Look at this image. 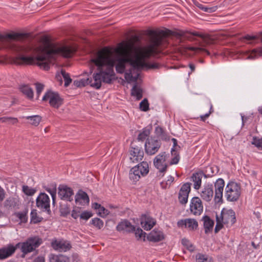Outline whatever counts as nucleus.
Listing matches in <instances>:
<instances>
[{
	"instance_id": "1",
	"label": "nucleus",
	"mask_w": 262,
	"mask_h": 262,
	"mask_svg": "<svg viewBox=\"0 0 262 262\" xmlns=\"http://www.w3.org/2000/svg\"><path fill=\"white\" fill-rule=\"evenodd\" d=\"M170 32L169 30H161L158 33L154 30L149 31V45L139 49L134 56L135 42L139 40L138 36H134L132 40L120 43L114 50L112 49L116 71L120 74L125 73V79L129 83L137 81L141 69L155 70L160 68L161 66L158 63H148L145 60L159 52L163 37L169 35Z\"/></svg>"
},
{
	"instance_id": "2",
	"label": "nucleus",
	"mask_w": 262,
	"mask_h": 262,
	"mask_svg": "<svg viewBox=\"0 0 262 262\" xmlns=\"http://www.w3.org/2000/svg\"><path fill=\"white\" fill-rule=\"evenodd\" d=\"M26 36V34L19 33H8L4 35L0 34V49L6 48L10 50L14 55L11 61L15 64L36 63L41 69L48 70L57 55L69 58L76 51L74 47L48 41L35 48L28 45H19L13 41L20 40Z\"/></svg>"
},
{
	"instance_id": "3",
	"label": "nucleus",
	"mask_w": 262,
	"mask_h": 262,
	"mask_svg": "<svg viewBox=\"0 0 262 262\" xmlns=\"http://www.w3.org/2000/svg\"><path fill=\"white\" fill-rule=\"evenodd\" d=\"M112 49L104 48L98 51L96 56L92 58L90 62V74L93 73L95 67H97L98 72L94 73L92 79H82L75 80L74 84L77 87L84 86L90 84L92 87L99 89L102 82L110 83L114 75V63Z\"/></svg>"
},
{
	"instance_id": "4",
	"label": "nucleus",
	"mask_w": 262,
	"mask_h": 262,
	"mask_svg": "<svg viewBox=\"0 0 262 262\" xmlns=\"http://www.w3.org/2000/svg\"><path fill=\"white\" fill-rule=\"evenodd\" d=\"M188 33L193 36H199L202 39V42L200 43L199 47H189L188 49L190 51H194L196 53L206 52L207 55H210V52L205 49L206 46L212 45L214 43L215 40L208 34H201L198 32L181 31L178 34L181 36H185V34Z\"/></svg>"
},
{
	"instance_id": "5",
	"label": "nucleus",
	"mask_w": 262,
	"mask_h": 262,
	"mask_svg": "<svg viewBox=\"0 0 262 262\" xmlns=\"http://www.w3.org/2000/svg\"><path fill=\"white\" fill-rule=\"evenodd\" d=\"M216 221L215 232L217 233L222 228L223 224L232 226L235 222V212L232 209H223L220 214L216 215Z\"/></svg>"
},
{
	"instance_id": "6",
	"label": "nucleus",
	"mask_w": 262,
	"mask_h": 262,
	"mask_svg": "<svg viewBox=\"0 0 262 262\" xmlns=\"http://www.w3.org/2000/svg\"><path fill=\"white\" fill-rule=\"evenodd\" d=\"M149 172L148 164L146 162H142L133 167L129 171V179L134 182L139 180L141 177H144Z\"/></svg>"
},
{
	"instance_id": "7",
	"label": "nucleus",
	"mask_w": 262,
	"mask_h": 262,
	"mask_svg": "<svg viewBox=\"0 0 262 262\" xmlns=\"http://www.w3.org/2000/svg\"><path fill=\"white\" fill-rule=\"evenodd\" d=\"M241 193L239 184L234 182H230L225 187V196L227 201L234 202L237 201Z\"/></svg>"
},
{
	"instance_id": "8",
	"label": "nucleus",
	"mask_w": 262,
	"mask_h": 262,
	"mask_svg": "<svg viewBox=\"0 0 262 262\" xmlns=\"http://www.w3.org/2000/svg\"><path fill=\"white\" fill-rule=\"evenodd\" d=\"M42 100L48 101L50 106L56 108H59L63 103V99L58 93L52 91H48L45 93Z\"/></svg>"
},
{
	"instance_id": "9",
	"label": "nucleus",
	"mask_w": 262,
	"mask_h": 262,
	"mask_svg": "<svg viewBox=\"0 0 262 262\" xmlns=\"http://www.w3.org/2000/svg\"><path fill=\"white\" fill-rule=\"evenodd\" d=\"M41 243L42 239L38 237L29 238L21 244V250L24 254L28 253L35 250Z\"/></svg>"
},
{
	"instance_id": "10",
	"label": "nucleus",
	"mask_w": 262,
	"mask_h": 262,
	"mask_svg": "<svg viewBox=\"0 0 262 262\" xmlns=\"http://www.w3.org/2000/svg\"><path fill=\"white\" fill-rule=\"evenodd\" d=\"M166 159L167 155L165 152L159 154L154 159V165L160 173H164L167 170L168 164L166 162Z\"/></svg>"
},
{
	"instance_id": "11",
	"label": "nucleus",
	"mask_w": 262,
	"mask_h": 262,
	"mask_svg": "<svg viewBox=\"0 0 262 262\" xmlns=\"http://www.w3.org/2000/svg\"><path fill=\"white\" fill-rule=\"evenodd\" d=\"M161 143L158 140L147 139L145 144V151L148 155H154L158 152Z\"/></svg>"
},
{
	"instance_id": "12",
	"label": "nucleus",
	"mask_w": 262,
	"mask_h": 262,
	"mask_svg": "<svg viewBox=\"0 0 262 262\" xmlns=\"http://www.w3.org/2000/svg\"><path fill=\"white\" fill-rule=\"evenodd\" d=\"M50 202V198L45 193H40L36 199L37 207L48 212L51 211Z\"/></svg>"
},
{
	"instance_id": "13",
	"label": "nucleus",
	"mask_w": 262,
	"mask_h": 262,
	"mask_svg": "<svg viewBox=\"0 0 262 262\" xmlns=\"http://www.w3.org/2000/svg\"><path fill=\"white\" fill-rule=\"evenodd\" d=\"M144 156V151L141 146L133 144L130 149V159L135 163L141 161Z\"/></svg>"
},
{
	"instance_id": "14",
	"label": "nucleus",
	"mask_w": 262,
	"mask_h": 262,
	"mask_svg": "<svg viewBox=\"0 0 262 262\" xmlns=\"http://www.w3.org/2000/svg\"><path fill=\"white\" fill-rule=\"evenodd\" d=\"M225 186V182L223 179H218L215 184V195L214 201L215 203H220L223 202V193L224 187Z\"/></svg>"
},
{
	"instance_id": "15",
	"label": "nucleus",
	"mask_w": 262,
	"mask_h": 262,
	"mask_svg": "<svg viewBox=\"0 0 262 262\" xmlns=\"http://www.w3.org/2000/svg\"><path fill=\"white\" fill-rule=\"evenodd\" d=\"M177 225L179 228H187L190 231L196 230L198 228V223L194 219H185L179 220L177 222Z\"/></svg>"
},
{
	"instance_id": "16",
	"label": "nucleus",
	"mask_w": 262,
	"mask_h": 262,
	"mask_svg": "<svg viewBox=\"0 0 262 262\" xmlns=\"http://www.w3.org/2000/svg\"><path fill=\"white\" fill-rule=\"evenodd\" d=\"M190 212L194 215H200L203 212V206L199 197H193L190 204Z\"/></svg>"
},
{
	"instance_id": "17",
	"label": "nucleus",
	"mask_w": 262,
	"mask_h": 262,
	"mask_svg": "<svg viewBox=\"0 0 262 262\" xmlns=\"http://www.w3.org/2000/svg\"><path fill=\"white\" fill-rule=\"evenodd\" d=\"M58 195L61 199L72 201L74 194L73 190L66 185H60L58 187Z\"/></svg>"
},
{
	"instance_id": "18",
	"label": "nucleus",
	"mask_w": 262,
	"mask_h": 262,
	"mask_svg": "<svg viewBox=\"0 0 262 262\" xmlns=\"http://www.w3.org/2000/svg\"><path fill=\"white\" fill-rule=\"evenodd\" d=\"M191 190V184L185 183L181 187L179 193L178 199L182 204H185L188 201V197Z\"/></svg>"
},
{
	"instance_id": "19",
	"label": "nucleus",
	"mask_w": 262,
	"mask_h": 262,
	"mask_svg": "<svg viewBox=\"0 0 262 262\" xmlns=\"http://www.w3.org/2000/svg\"><path fill=\"white\" fill-rule=\"evenodd\" d=\"M52 246L54 249L59 252H66L72 248L70 243L64 240H54L52 242Z\"/></svg>"
},
{
	"instance_id": "20",
	"label": "nucleus",
	"mask_w": 262,
	"mask_h": 262,
	"mask_svg": "<svg viewBox=\"0 0 262 262\" xmlns=\"http://www.w3.org/2000/svg\"><path fill=\"white\" fill-rule=\"evenodd\" d=\"M75 201L77 205L84 206L89 205L90 199L88 194L80 189L76 193Z\"/></svg>"
},
{
	"instance_id": "21",
	"label": "nucleus",
	"mask_w": 262,
	"mask_h": 262,
	"mask_svg": "<svg viewBox=\"0 0 262 262\" xmlns=\"http://www.w3.org/2000/svg\"><path fill=\"white\" fill-rule=\"evenodd\" d=\"M20 204L18 196H11L7 198L3 203V206L7 210H12L18 208Z\"/></svg>"
},
{
	"instance_id": "22",
	"label": "nucleus",
	"mask_w": 262,
	"mask_h": 262,
	"mask_svg": "<svg viewBox=\"0 0 262 262\" xmlns=\"http://www.w3.org/2000/svg\"><path fill=\"white\" fill-rule=\"evenodd\" d=\"M117 230L120 232H132L135 230V226L127 220H123L120 222L116 227Z\"/></svg>"
},
{
	"instance_id": "23",
	"label": "nucleus",
	"mask_w": 262,
	"mask_h": 262,
	"mask_svg": "<svg viewBox=\"0 0 262 262\" xmlns=\"http://www.w3.org/2000/svg\"><path fill=\"white\" fill-rule=\"evenodd\" d=\"M147 238L149 241L158 242L163 240L165 235L162 231L155 229L150 232Z\"/></svg>"
},
{
	"instance_id": "24",
	"label": "nucleus",
	"mask_w": 262,
	"mask_h": 262,
	"mask_svg": "<svg viewBox=\"0 0 262 262\" xmlns=\"http://www.w3.org/2000/svg\"><path fill=\"white\" fill-rule=\"evenodd\" d=\"M201 197L205 201H210L213 196V189L212 185L205 186L200 193Z\"/></svg>"
},
{
	"instance_id": "25",
	"label": "nucleus",
	"mask_w": 262,
	"mask_h": 262,
	"mask_svg": "<svg viewBox=\"0 0 262 262\" xmlns=\"http://www.w3.org/2000/svg\"><path fill=\"white\" fill-rule=\"evenodd\" d=\"M155 224V220L150 217L144 215L141 217V224L142 228L145 230H150Z\"/></svg>"
},
{
	"instance_id": "26",
	"label": "nucleus",
	"mask_w": 262,
	"mask_h": 262,
	"mask_svg": "<svg viewBox=\"0 0 262 262\" xmlns=\"http://www.w3.org/2000/svg\"><path fill=\"white\" fill-rule=\"evenodd\" d=\"M16 248L13 246L10 245L7 247L0 249V259H5L14 253Z\"/></svg>"
},
{
	"instance_id": "27",
	"label": "nucleus",
	"mask_w": 262,
	"mask_h": 262,
	"mask_svg": "<svg viewBox=\"0 0 262 262\" xmlns=\"http://www.w3.org/2000/svg\"><path fill=\"white\" fill-rule=\"evenodd\" d=\"M205 233L208 234L212 232L214 226V221L209 216H205L203 218Z\"/></svg>"
},
{
	"instance_id": "28",
	"label": "nucleus",
	"mask_w": 262,
	"mask_h": 262,
	"mask_svg": "<svg viewBox=\"0 0 262 262\" xmlns=\"http://www.w3.org/2000/svg\"><path fill=\"white\" fill-rule=\"evenodd\" d=\"M92 207L93 209L97 210L98 215L102 217H105L109 214L110 212L107 209L97 203H93Z\"/></svg>"
},
{
	"instance_id": "29",
	"label": "nucleus",
	"mask_w": 262,
	"mask_h": 262,
	"mask_svg": "<svg viewBox=\"0 0 262 262\" xmlns=\"http://www.w3.org/2000/svg\"><path fill=\"white\" fill-rule=\"evenodd\" d=\"M131 95L136 97V99L139 100L143 96V90L142 88L137 83H135L131 90Z\"/></svg>"
},
{
	"instance_id": "30",
	"label": "nucleus",
	"mask_w": 262,
	"mask_h": 262,
	"mask_svg": "<svg viewBox=\"0 0 262 262\" xmlns=\"http://www.w3.org/2000/svg\"><path fill=\"white\" fill-rule=\"evenodd\" d=\"M203 174L201 173H193L192 176V181L193 182L194 188L199 189L202 184V179Z\"/></svg>"
},
{
	"instance_id": "31",
	"label": "nucleus",
	"mask_w": 262,
	"mask_h": 262,
	"mask_svg": "<svg viewBox=\"0 0 262 262\" xmlns=\"http://www.w3.org/2000/svg\"><path fill=\"white\" fill-rule=\"evenodd\" d=\"M25 119L28 120V123L32 126H37L42 120V117L39 115H34L25 117Z\"/></svg>"
},
{
	"instance_id": "32",
	"label": "nucleus",
	"mask_w": 262,
	"mask_h": 262,
	"mask_svg": "<svg viewBox=\"0 0 262 262\" xmlns=\"http://www.w3.org/2000/svg\"><path fill=\"white\" fill-rule=\"evenodd\" d=\"M20 90L29 99H32L33 98V90L28 85H23L20 88Z\"/></svg>"
},
{
	"instance_id": "33",
	"label": "nucleus",
	"mask_w": 262,
	"mask_h": 262,
	"mask_svg": "<svg viewBox=\"0 0 262 262\" xmlns=\"http://www.w3.org/2000/svg\"><path fill=\"white\" fill-rule=\"evenodd\" d=\"M0 121L3 123L8 122L9 124L12 125L16 124L18 122V120L17 118L12 117H3L0 118Z\"/></svg>"
},
{
	"instance_id": "34",
	"label": "nucleus",
	"mask_w": 262,
	"mask_h": 262,
	"mask_svg": "<svg viewBox=\"0 0 262 262\" xmlns=\"http://www.w3.org/2000/svg\"><path fill=\"white\" fill-rule=\"evenodd\" d=\"M195 258L196 262H213L211 258L201 253L197 254Z\"/></svg>"
},
{
	"instance_id": "35",
	"label": "nucleus",
	"mask_w": 262,
	"mask_h": 262,
	"mask_svg": "<svg viewBox=\"0 0 262 262\" xmlns=\"http://www.w3.org/2000/svg\"><path fill=\"white\" fill-rule=\"evenodd\" d=\"M171 155L173 157L171 159L170 162V165L177 164L180 160V156L179 153L174 148L171 149Z\"/></svg>"
},
{
	"instance_id": "36",
	"label": "nucleus",
	"mask_w": 262,
	"mask_h": 262,
	"mask_svg": "<svg viewBox=\"0 0 262 262\" xmlns=\"http://www.w3.org/2000/svg\"><path fill=\"white\" fill-rule=\"evenodd\" d=\"M46 190L50 193L52 198L53 204H54L55 202V199L56 197V185L54 184L52 186V188L47 187L45 188Z\"/></svg>"
},
{
	"instance_id": "37",
	"label": "nucleus",
	"mask_w": 262,
	"mask_h": 262,
	"mask_svg": "<svg viewBox=\"0 0 262 262\" xmlns=\"http://www.w3.org/2000/svg\"><path fill=\"white\" fill-rule=\"evenodd\" d=\"M23 192L28 196H32L36 192V189L30 187L27 185H23L22 186Z\"/></svg>"
},
{
	"instance_id": "38",
	"label": "nucleus",
	"mask_w": 262,
	"mask_h": 262,
	"mask_svg": "<svg viewBox=\"0 0 262 262\" xmlns=\"http://www.w3.org/2000/svg\"><path fill=\"white\" fill-rule=\"evenodd\" d=\"M195 5L199 8L201 9L202 10H204L205 12H207L209 13L215 12L217 9V6H214L212 7H205L204 5H203L201 4H200L198 2L195 3Z\"/></svg>"
},
{
	"instance_id": "39",
	"label": "nucleus",
	"mask_w": 262,
	"mask_h": 262,
	"mask_svg": "<svg viewBox=\"0 0 262 262\" xmlns=\"http://www.w3.org/2000/svg\"><path fill=\"white\" fill-rule=\"evenodd\" d=\"M50 262H68V259L62 255H53L50 258Z\"/></svg>"
},
{
	"instance_id": "40",
	"label": "nucleus",
	"mask_w": 262,
	"mask_h": 262,
	"mask_svg": "<svg viewBox=\"0 0 262 262\" xmlns=\"http://www.w3.org/2000/svg\"><path fill=\"white\" fill-rule=\"evenodd\" d=\"M61 73L64 80V86L67 87L72 82V79L70 78L69 74L65 71L62 70Z\"/></svg>"
},
{
	"instance_id": "41",
	"label": "nucleus",
	"mask_w": 262,
	"mask_h": 262,
	"mask_svg": "<svg viewBox=\"0 0 262 262\" xmlns=\"http://www.w3.org/2000/svg\"><path fill=\"white\" fill-rule=\"evenodd\" d=\"M28 211L27 210H24L22 212L15 213V215L18 217L21 222H26L27 221V214Z\"/></svg>"
},
{
	"instance_id": "42",
	"label": "nucleus",
	"mask_w": 262,
	"mask_h": 262,
	"mask_svg": "<svg viewBox=\"0 0 262 262\" xmlns=\"http://www.w3.org/2000/svg\"><path fill=\"white\" fill-rule=\"evenodd\" d=\"M150 134V130L146 128H144L141 133H140L138 137L139 141L144 140Z\"/></svg>"
},
{
	"instance_id": "43",
	"label": "nucleus",
	"mask_w": 262,
	"mask_h": 262,
	"mask_svg": "<svg viewBox=\"0 0 262 262\" xmlns=\"http://www.w3.org/2000/svg\"><path fill=\"white\" fill-rule=\"evenodd\" d=\"M92 224L99 229H100L103 226V221L97 217L94 218L92 220Z\"/></svg>"
},
{
	"instance_id": "44",
	"label": "nucleus",
	"mask_w": 262,
	"mask_h": 262,
	"mask_svg": "<svg viewBox=\"0 0 262 262\" xmlns=\"http://www.w3.org/2000/svg\"><path fill=\"white\" fill-rule=\"evenodd\" d=\"M31 222L34 224L41 221V219L37 216V213L36 210H33L31 212Z\"/></svg>"
},
{
	"instance_id": "45",
	"label": "nucleus",
	"mask_w": 262,
	"mask_h": 262,
	"mask_svg": "<svg viewBox=\"0 0 262 262\" xmlns=\"http://www.w3.org/2000/svg\"><path fill=\"white\" fill-rule=\"evenodd\" d=\"M140 108L144 112L149 110V103L147 99H144L140 103Z\"/></svg>"
},
{
	"instance_id": "46",
	"label": "nucleus",
	"mask_w": 262,
	"mask_h": 262,
	"mask_svg": "<svg viewBox=\"0 0 262 262\" xmlns=\"http://www.w3.org/2000/svg\"><path fill=\"white\" fill-rule=\"evenodd\" d=\"M182 244L185 246L189 251H192L194 247L191 243L187 239L183 238L182 239Z\"/></svg>"
},
{
	"instance_id": "47",
	"label": "nucleus",
	"mask_w": 262,
	"mask_h": 262,
	"mask_svg": "<svg viewBox=\"0 0 262 262\" xmlns=\"http://www.w3.org/2000/svg\"><path fill=\"white\" fill-rule=\"evenodd\" d=\"M252 144L257 147H262V138L259 137H253Z\"/></svg>"
},
{
	"instance_id": "48",
	"label": "nucleus",
	"mask_w": 262,
	"mask_h": 262,
	"mask_svg": "<svg viewBox=\"0 0 262 262\" xmlns=\"http://www.w3.org/2000/svg\"><path fill=\"white\" fill-rule=\"evenodd\" d=\"M80 208L76 207L73 210L71 215L74 219H76L79 216L80 217Z\"/></svg>"
},
{
	"instance_id": "49",
	"label": "nucleus",
	"mask_w": 262,
	"mask_h": 262,
	"mask_svg": "<svg viewBox=\"0 0 262 262\" xmlns=\"http://www.w3.org/2000/svg\"><path fill=\"white\" fill-rule=\"evenodd\" d=\"M92 216V213H91L89 211H84L80 214V219L88 220L89 219H90Z\"/></svg>"
},
{
	"instance_id": "50",
	"label": "nucleus",
	"mask_w": 262,
	"mask_h": 262,
	"mask_svg": "<svg viewBox=\"0 0 262 262\" xmlns=\"http://www.w3.org/2000/svg\"><path fill=\"white\" fill-rule=\"evenodd\" d=\"M134 231H135L136 236L139 238H141L143 234L144 235L146 234L145 232H143V230L140 228H138L136 229L135 227V230Z\"/></svg>"
},
{
	"instance_id": "51",
	"label": "nucleus",
	"mask_w": 262,
	"mask_h": 262,
	"mask_svg": "<svg viewBox=\"0 0 262 262\" xmlns=\"http://www.w3.org/2000/svg\"><path fill=\"white\" fill-rule=\"evenodd\" d=\"M36 85V93L38 96L39 95L40 93L42 92V91L43 89L44 85L42 84L39 83H36L35 84Z\"/></svg>"
},
{
	"instance_id": "52",
	"label": "nucleus",
	"mask_w": 262,
	"mask_h": 262,
	"mask_svg": "<svg viewBox=\"0 0 262 262\" xmlns=\"http://www.w3.org/2000/svg\"><path fill=\"white\" fill-rule=\"evenodd\" d=\"M6 196L5 190L0 186V202H2Z\"/></svg>"
},
{
	"instance_id": "53",
	"label": "nucleus",
	"mask_w": 262,
	"mask_h": 262,
	"mask_svg": "<svg viewBox=\"0 0 262 262\" xmlns=\"http://www.w3.org/2000/svg\"><path fill=\"white\" fill-rule=\"evenodd\" d=\"M155 132L157 135L159 136H161L164 133L163 128L160 126H157L156 128Z\"/></svg>"
},
{
	"instance_id": "54",
	"label": "nucleus",
	"mask_w": 262,
	"mask_h": 262,
	"mask_svg": "<svg viewBox=\"0 0 262 262\" xmlns=\"http://www.w3.org/2000/svg\"><path fill=\"white\" fill-rule=\"evenodd\" d=\"M244 38L247 40H250L255 39L256 38V37L255 36H250V35H247L244 37Z\"/></svg>"
},
{
	"instance_id": "55",
	"label": "nucleus",
	"mask_w": 262,
	"mask_h": 262,
	"mask_svg": "<svg viewBox=\"0 0 262 262\" xmlns=\"http://www.w3.org/2000/svg\"><path fill=\"white\" fill-rule=\"evenodd\" d=\"M210 112L208 114H206L205 115H203L201 116V120L204 121L205 119L209 117L210 115Z\"/></svg>"
},
{
	"instance_id": "56",
	"label": "nucleus",
	"mask_w": 262,
	"mask_h": 262,
	"mask_svg": "<svg viewBox=\"0 0 262 262\" xmlns=\"http://www.w3.org/2000/svg\"><path fill=\"white\" fill-rule=\"evenodd\" d=\"M189 67L190 69H191V72H193L195 70V67L194 64L189 63Z\"/></svg>"
},
{
	"instance_id": "57",
	"label": "nucleus",
	"mask_w": 262,
	"mask_h": 262,
	"mask_svg": "<svg viewBox=\"0 0 262 262\" xmlns=\"http://www.w3.org/2000/svg\"><path fill=\"white\" fill-rule=\"evenodd\" d=\"M173 181L174 178L172 176H169L168 179L167 180V182H168L169 184L172 183Z\"/></svg>"
},
{
	"instance_id": "58",
	"label": "nucleus",
	"mask_w": 262,
	"mask_h": 262,
	"mask_svg": "<svg viewBox=\"0 0 262 262\" xmlns=\"http://www.w3.org/2000/svg\"><path fill=\"white\" fill-rule=\"evenodd\" d=\"M242 119L243 124L244 125V123H245V122L246 121V120H247L248 117H245L244 116H242Z\"/></svg>"
},
{
	"instance_id": "59",
	"label": "nucleus",
	"mask_w": 262,
	"mask_h": 262,
	"mask_svg": "<svg viewBox=\"0 0 262 262\" xmlns=\"http://www.w3.org/2000/svg\"><path fill=\"white\" fill-rule=\"evenodd\" d=\"M172 141L173 143V147L172 148H174V147L177 145V141L176 139L172 138Z\"/></svg>"
},
{
	"instance_id": "60",
	"label": "nucleus",
	"mask_w": 262,
	"mask_h": 262,
	"mask_svg": "<svg viewBox=\"0 0 262 262\" xmlns=\"http://www.w3.org/2000/svg\"><path fill=\"white\" fill-rule=\"evenodd\" d=\"M56 78L59 81V83H60V84H62V79H61V77L60 76H56Z\"/></svg>"
},
{
	"instance_id": "61",
	"label": "nucleus",
	"mask_w": 262,
	"mask_h": 262,
	"mask_svg": "<svg viewBox=\"0 0 262 262\" xmlns=\"http://www.w3.org/2000/svg\"><path fill=\"white\" fill-rule=\"evenodd\" d=\"M258 112L259 113L262 114V106L261 107H259L258 109Z\"/></svg>"
},
{
	"instance_id": "62",
	"label": "nucleus",
	"mask_w": 262,
	"mask_h": 262,
	"mask_svg": "<svg viewBox=\"0 0 262 262\" xmlns=\"http://www.w3.org/2000/svg\"><path fill=\"white\" fill-rule=\"evenodd\" d=\"M48 128H46L45 129V132H48Z\"/></svg>"
},
{
	"instance_id": "63",
	"label": "nucleus",
	"mask_w": 262,
	"mask_h": 262,
	"mask_svg": "<svg viewBox=\"0 0 262 262\" xmlns=\"http://www.w3.org/2000/svg\"><path fill=\"white\" fill-rule=\"evenodd\" d=\"M20 244L19 243V244H17V246H18L19 245H20Z\"/></svg>"
},
{
	"instance_id": "64",
	"label": "nucleus",
	"mask_w": 262,
	"mask_h": 262,
	"mask_svg": "<svg viewBox=\"0 0 262 262\" xmlns=\"http://www.w3.org/2000/svg\"><path fill=\"white\" fill-rule=\"evenodd\" d=\"M237 0H235V1H237Z\"/></svg>"
}]
</instances>
